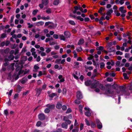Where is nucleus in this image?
<instances>
[{"label":"nucleus","mask_w":132,"mask_h":132,"mask_svg":"<svg viewBox=\"0 0 132 132\" xmlns=\"http://www.w3.org/2000/svg\"><path fill=\"white\" fill-rule=\"evenodd\" d=\"M132 84V82L131 83ZM105 86L107 88L106 89L105 92L107 94H109L111 95V96L113 98L116 97L117 96L118 97V104H119L120 103V100L121 98L120 96H123L126 99H128L131 98L130 92H131L132 90V85L128 86L129 90H126V87L124 86H120L119 88V89H117L116 93H114L113 90L111 89V85L106 84Z\"/></svg>","instance_id":"obj_1"},{"label":"nucleus","mask_w":132,"mask_h":132,"mask_svg":"<svg viewBox=\"0 0 132 132\" xmlns=\"http://www.w3.org/2000/svg\"><path fill=\"white\" fill-rule=\"evenodd\" d=\"M15 66L16 67L15 69V70L16 71H19L18 72V75H20L21 74H25L27 73V72H28L29 70H28L27 71V72H24L23 70H22L21 69L23 67L22 66L21 64L19 63L18 60L16 62L15 64Z\"/></svg>","instance_id":"obj_2"},{"label":"nucleus","mask_w":132,"mask_h":132,"mask_svg":"<svg viewBox=\"0 0 132 132\" xmlns=\"http://www.w3.org/2000/svg\"><path fill=\"white\" fill-rule=\"evenodd\" d=\"M99 84L98 81L96 80H94L91 84V87L92 88H95L98 86Z\"/></svg>","instance_id":"obj_3"},{"label":"nucleus","mask_w":132,"mask_h":132,"mask_svg":"<svg viewBox=\"0 0 132 132\" xmlns=\"http://www.w3.org/2000/svg\"><path fill=\"white\" fill-rule=\"evenodd\" d=\"M35 50V49L34 48H32L30 50V51L32 53V55L35 59L36 58L37 56V54H36Z\"/></svg>","instance_id":"obj_4"},{"label":"nucleus","mask_w":132,"mask_h":132,"mask_svg":"<svg viewBox=\"0 0 132 132\" xmlns=\"http://www.w3.org/2000/svg\"><path fill=\"white\" fill-rule=\"evenodd\" d=\"M96 121L97 124V126L98 128L100 129H101L102 127V123L100 121V120L97 119H96Z\"/></svg>","instance_id":"obj_5"},{"label":"nucleus","mask_w":132,"mask_h":132,"mask_svg":"<svg viewBox=\"0 0 132 132\" xmlns=\"http://www.w3.org/2000/svg\"><path fill=\"white\" fill-rule=\"evenodd\" d=\"M77 98L78 99L82 98L83 96L81 92L80 91H78L77 92Z\"/></svg>","instance_id":"obj_6"},{"label":"nucleus","mask_w":132,"mask_h":132,"mask_svg":"<svg viewBox=\"0 0 132 132\" xmlns=\"http://www.w3.org/2000/svg\"><path fill=\"white\" fill-rule=\"evenodd\" d=\"M39 119L40 120H44L45 118V116L43 113H40L38 116Z\"/></svg>","instance_id":"obj_7"},{"label":"nucleus","mask_w":132,"mask_h":132,"mask_svg":"<svg viewBox=\"0 0 132 132\" xmlns=\"http://www.w3.org/2000/svg\"><path fill=\"white\" fill-rule=\"evenodd\" d=\"M64 34L65 37L66 38L70 37L71 35V34L68 31H66L64 32Z\"/></svg>","instance_id":"obj_8"},{"label":"nucleus","mask_w":132,"mask_h":132,"mask_svg":"<svg viewBox=\"0 0 132 132\" xmlns=\"http://www.w3.org/2000/svg\"><path fill=\"white\" fill-rule=\"evenodd\" d=\"M46 106L48 108H49L50 110L54 109V108L55 106L54 104H47L46 105Z\"/></svg>","instance_id":"obj_9"},{"label":"nucleus","mask_w":132,"mask_h":132,"mask_svg":"<svg viewBox=\"0 0 132 132\" xmlns=\"http://www.w3.org/2000/svg\"><path fill=\"white\" fill-rule=\"evenodd\" d=\"M15 64L14 63L11 64L8 67V69L10 70H13L14 69V65H15Z\"/></svg>","instance_id":"obj_10"},{"label":"nucleus","mask_w":132,"mask_h":132,"mask_svg":"<svg viewBox=\"0 0 132 132\" xmlns=\"http://www.w3.org/2000/svg\"><path fill=\"white\" fill-rule=\"evenodd\" d=\"M123 6H121L119 8V10L122 13H124L127 12L126 10H124Z\"/></svg>","instance_id":"obj_11"},{"label":"nucleus","mask_w":132,"mask_h":132,"mask_svg":"<svg viewBox=\"0 0 132 132\" xmlns=\"http://www.w3.org/2000/svg\"><path fill=\"white\" fill-rule=\"evenodd\" d=\"M42 3L44 4V5H47L49 3L48 0H42Z\"/></svg>","instance_id":"obj_12"},{"label":"nucleus","mask_w":132,"mask_h":132,"mask_svg":"<svg viewBox=\"0 0 132 132\" xmlns=\"http://www.w3.org/2000/svg\"><path fill=\"white\" fill-rule=\"evenodd\" d=\"M84 40L83 39H80L79 40L78 43V45H80L83 44L84 43Z\"/></svg>","instance_id":"obj_13"},{"label":"nucleus","mask_w":132,"mask_h":132,"mask_svg":"<svg viewBox=\"0 0 132 132\" xmlns=\"http://www.w3.org/2000/svg\"><path fill=\"white\" fill-rule=\"evenodd\" d=\"M28 80L25 77L24 78L22 79L21 80V83L22 84H24Z\"/></svg>","instance_id":"obj_14"},{"label":"nucleus","mask_w":132,"mask_h":132,"mask_svg":"<svg viewBox=\"0 0 132 132\" xmlns=\"http://www.w3.org/2000/svg\"><path fill=\"white\" fill-rule=\"evenodd\" d=\"M91 83V80H87L85 82V85L87 86H90Z\"/></svg>","instance_id":"obj_15"},{"label":"nucleus","mask_w":132,"mask_h":132,"mask_svg":"<svg viewBox=\"0 0 132 132\" xmlns=\"http://www.w3.org/2000/svg\"><path fill=\"white\" fill-rule=\"evenodd\" d=\"M113 12V10L112 9H110L109 10L107 11L106 12V14L108 16H110L111 14Z\"/></svg>","instance_id":"obj_16"},{"label":"nucleus","mask_w":132,"mask_h":132,"mask_svg":"<svg viewBox=\"0 0 132 132\" xmlns=\"http://www.w3.org/2000/svg\"><path fill=\"white\" fill-rule=\"evenodd\" d=\"M91 110L88 111H86L85 113V115L87 117H89L91 114Z\"/></svg>","instance_id":"obj_17"},{"label":"nucleus","mask_w":132,"mask_h":132,"mask_svg":"<svg viewBox=\"0 0 132 132\" xmlns=\"http://www.w3.org/2000/svg\"><path fill=\"white\" fill-rule=\"evenodd\" d=\"M73 17L74 18H76L77 19L81 21H82L84 20L83 18H81L80 16L76 17L75 15H74L73 16Z\"/></svg>","instance_id":"obj_18"},{"label":"nucleus","mask_w":132,"mask_h":132,"mask_svg":"<svg viewBox=\"0 0 132 132\" xmlns=\"http://www.w3.org/2000/svg\"><path fill=\"white\" fill-rule=\"evenodd\" d=\"M62 126L63 128L67 129L68 128V124L66 122H63L62 124Z\"/></svg>","instance_id":"obj_19"},{"label":"nucleus","mask_w":132,"mask_h":132,"mask_svg":"<svg viewBox=\"0 0 132 132\" xmlns=\"http://www.w3.org/2000/svg\"><path fill=\"white\" fill-rule=\"evenodd\" d=\"M60 38L61 40H62L63 41L65 40V36H64L63 35H59Z\"/></svg>","instance_id":"obj_20"},{"label":"nucleus","mask_w":132,"mask_h":132,"mask_svg":"<svg viewBox=\"0 0 132 132\" xmlns=\"http://www.w3.org/2000/svg\"><path fill=\"white\" fill-rule=\"evenodd\" d=\"M98 86L99 88L102 90H105V89L104 86H103L102 84H99Z\"/></svg>","instance_id":"obj_21"},{"label":"nucleus","mask_w":132,"mask_h":132,"mask_svg":"<svg viewBox=\"0 0 132 132\" xmlns=\"http://www.w3.org/2000/svg\"><path fill=\"white\" fill-rule=\"evenodd\" d=\"M56 106L57 108L60 109L62 108V105L60 103L58 102Z\"/></svg>","instance_id":"obj_22"},{"label":"nucleus","mask_w":132,"mask_h":132,"mask_svg":"<svg viewBox=\"0 0 132 132\" xmlns=\"http://www.w3.org/2000/svg\"><path fill=\"white\" fill-rule=\"evenodd\" d=\"M82 108L83 106L82 105H79V110L81 114H83V113L82 110Z\"/></svg>","instance_id":"obj_23"},{"label":"nucleus","mask_w":132,"mask_h":132,"mask_svg":"<svg viewBox=\"0 0 132 132\" xmlns=\"http://www.w3.org/2000/svg\"><path fill=\"white\" fill-rule=\"evenodd\" d=\"M59 0H55L54 1L53 4L55 5H57L59 3Z\"/></svg>","instance_id":"obj_24"},{"label":"nucleus","mask_w":132,"mask_h":132,"mask_svg":"<svg viewBox=\"0 0 132 132\" xmlns=\"http://www.w3.org/2000/svg\"><path fill=\"white\" fill-rule=\"evenodd\" d=\"M50 110L49 108L48 107L45 109L44 112L45 113H48L50 112Z\"/></svg>","instance_id":"obj_25"},{"label":"nucleus","mask_w":132,"mask_h":132,"mask_svg":"<svg viewBox=\"0 0 132 132\" xmlns=\"http://www.w3.org/2000/svg\"><path fill=\"white\" fill-rule=\"evenodd\" d=\"M79 130V128L78 127H76L75 129L72 130V132H78Z\"/></svg>","instance_id":"obj_26"},{"label":"nucleus","mask_w":132,"mask_h":132,"mask_svg":"<svg viewBox=\"0 0 132 132\" xmlns=\"http://www.w3.org/2000/svg\"><path fill=\"white\" fill-rule=\"evenodd\" d=\"M17 89L19 92H20L21 90L22 87L19 85H18L17 86Z\"/></svg>","instance_id":"obj_27"},{"label":"nucleus","mask_w":132,"mask_h":132,"mask_svg":"<svg viewBox=\"0 0 132 132\" xmlns=\"http://www.w3.org/2000/svg\"><path fill=\"white\" fill-rule=\"evenodd\" d=\"M14 58V56L12 55H11L8 56V58L10 60H13Z\"/></svg>","instance_id":"obj_28"},{"label":"nucleus","mask_w":132,"mask_h":132,"mask_svg":"<svg viewBox=\"0 0 132 132\" xmlns=\"http://www.w3.org/2000/svg\"><path fill=\"white\" fill-rule=\"evenodd\" d=\"M74 63L75 64V66L77 68H79V63L78 62H74Z\"/></svg>","instance_id":"obj_29"},{"label":"nucleus","mask_w":132,"mask_h":132,"mask_svg":"<svg viewBox=\"0 0 132 132\" xmlns=\"http://www.w3.org/2000/svg\"><path fill=\"white\" fill-rule=\"evenodd\" d=\"M56 93H52L51 94H50L49 95V96L50 97L53 98L54 96H56Z\"/></svg>","instance_id":"obj_30"},{"label":"nucleus","mask_w":132,"mask_h":132,"mask_svg":"<svg viewBox=\"0 0 132 132\" xmlns=\"http://www.w3.org/2000/svg\"><path fill=\"white\" fill-rule=\"evenodd\" d=\"M65 117H64L63 119V120H64V121H65L66 122V123H67L68 124H70L71 123V121L69 120H66L65 119Z\"/></svg>","instance_id":"obj_31"},{"label":"nucleus","mask_w":132,"mask_h":132,"mask_svg":"<svg viewBox=\"0 0 132 132\" xmlns=\"http://www.w3.org/2000/svg\"><path fill=\"white\" fill-rule=\"evenodd\" d=\"M85 122L86 124L88 126H89L90 125V123L87 119H85Z\"/></svg>","instance_id":"obj_32"},{"label":"nucleus","mask_w":132,"mask_h":132,"mask_svg":"<svg viewBox=\"0 0 132 132\" xmlns=\"http://www.w3.org/2000/svg\"><path fill=\"white\" fill-rule=\"evenodd\" d=\"M104 49V47L102 46H100L96 48L97 50H100L102 51Z\"/></svg>","instance_id":"obj_33"},{"label":"nucleus","mask_w":132,"mask_h":132,"mask_svg":"<svg viewBox=\"0 0 132 132\" xmlns=\"http://www.w3.org/2000/svg\"><path fill=\"white\" fill-rule=\"evenodd\" d=\"M82 48L81 47H77L76 49V50L77 52H80L82 51Z\"/></svg>","instance_id":"obj_34"},{"label":"nucleus","mask_w":132,"mask_h":132,"mask_svg":"<svg viewBox=\"0 0 132 132\" xmlns=\"http://www.w3.org/2000/svg\"><path fill=\"white\" fill-rule=\"evenodd\" d=\"M46 53H48L50 52L51 51V48L49 47L46 48Z\"/></svg>","instance_id":"obj_35"},{"label":"nucleus","mask_w":132,"mask_h":132,"mask_svg":"<svg viewBox=\"0 0 132 132\" xmlns=\"http://www.w3.org/2000/svg\"><path fill=\"white\" fill-rule=\"evenodd\" d=\"M38 10H34L32 12V14L34 15H36L37 13L38 12Z\"/></svg>","instance_id":"obj_36"},{"label":"nucleus","mask_w":132,"mask_h":132,"mask_svg":"<svg viewBox=\"0 0 132 132\" xmlns=\"http://www.w3.org/2000/svg\"><path fill=\"white\" fill-rule=\"evenodd\" d=\"M100 67L101 68H103L105 66V64L103 62H101L100 63Z\"/></svg>","instance_id":"obj_37"},{"label":"nucleus","mask_w":132,"mask_h":132,"mask_svg":"<svg viewBox=\"0 0 132 132\" xmlns=\"http://www.w3.org/2000/svg\"><path fill=\"white\" fill-rule=\"evenodd\" d=\"M80 100L77 99L75 100V103L78 104H79L80 103Z\"/></svg>","instance_id":"obj_38"},{"label":"nucleus","mask_w":132,"mask_h":132,"mask_svg":"<svg viewBox=\"0 0 132 132\" xmlns=\"http://www.w3.org/2000/svg\"><path fill=\"white\" fill-rule=\"evenodd\" d=\"M67 93V89L66 88H64L62 90V93L63 94L65 95Z\"/></svg>","instance_id":"obj_39"},{"label":"nucleus","mask_w":132,"mask_h":132,"mask_svg":"<svg viewBox=\"0 0 132 132\" xmlns=\"http://www.w3.org/2000/svg\"><path fill=\"white\" fill-rule=\"evenodd\" d=\"M41 124H42L41 122L40 121H38L36 123V126H37L39 127L41 125Z\"/></svg>","instance_id":"obj_40"},{"label":"nucleus","mask_w":132,"mask_h":132,"mask_svg":"<svg viewBox=\"0 0 132 132\" xmlns=\"http://www.w3.org/2000/svg\"><path fill=\"white\" fill-rule=\"evenodd\" d=\"M10 51V49L9 48H7L5 50H4V53L7 54Z\"/></svg>","instance_id":"obj_41"},{"label":"nucleus","mask_w":132,"mask_h":132,"mask_svg":"<svg viewBox=\"0 0 132 132\" xmlns=\"http://www.w3.org/2000/svg\"><path fill=\"white\" fill-rule=\"evenodd\" d=\"M123 76L124 77V78L125 79H128V77L127 76V74L125 73H124L123 74Z\"/></svg>","instance_id":"obj_42"},{"label":"nucleus","mask_w":132,"mask_h":132,"mask_svg":"<svg viewBox=\"0 0 132 132\" xmlns=\"http://www.w3.org/2000/svg\"><path fill=\"white\" fill-rule=\"evenodd\" d=\"M46 13L48 14H50L51 13V9L48 8L46 11Z\"/></svg>","instance_id":"obj_43"},{"label":"nucleus","mask_w":132,"mask_h":132,"mask_svg":"<svg viewBox=\"0 0 132 132\" xmlns=\"http://www.w3.org/2000/svg\"><path fill=\"white\" fill-rule=\"evenodd\" d=\"M116 54L117 55H122L123 54V53L120 51H118L116 52Z\"/></svg>","instance_id":"obj_44"},{"label":"nucleus","mask_w":132,"mask_h":132,"mask_svg":"<svg viewBox=\"0 0 132 132\" xmlns=\"http://www.w3.org/2000/svg\"><path fill=\"white\" fill-rule=\"evenodd\" d=\"M61 60V59H57L55 62V63L57 64H60Z\"/></svg>","instance_id":"obj_45"},{"label":"nucleus","mask_w":132,"mask_h":132,"mask_svg":"<svg viewBox=\"0 0 132 132\" xmlns=\"http://www.w3.org/2000/svg\"><path fill=\"white\" fill-rule=\"evenodd\" d=\"M107 80L108 81L111 82L113 81V79L111 78L108 77L107 78Z\"/></svg>","instance_id":"obj_46"},{"label":"nucleus","mask_w":132,"mask_h":132,"mask_svg":"<svg viewBox=\"0 0 132 132\" xmlns=\"http://www.w3.org/2000/svg\"><path fill=\"white\" fill-rule=\"evenodd\" d=\"M6 37V35L5 33H3L1 34V38H4Z\"/></svg>","instance_id":"obj_47"},{"label":"nucleus","mask_w":132,"mask_h":132,"mask_svg":"<svg viewBox=\"0 0 132 132\" xmlns=\"http://www.w3.org/2000/svg\"><path fill=\"white\" fill-rule=\"evenodd\" d=\"M47 85L45 84H44L43 85L42 88L41 89H42V90H45L46 87Z\"/></svg>","instance_id":"obj_48"},{"label":"nucleus","mask_w":132,"mask_h":132,"mask_svg":"<svg viewBox=\"0 0 132 132\" xmlns=\"http://www.w3.org/2000/svg\"><path fill=\"white\" fill-rule=\"evenodd\" d=\"M84 124L82 123H81L80 126V130H82L83 129Z\"/></svg>","instance_id":"obj_49"},{"label":"nucleus","mask_w":132,"mask_h":132,"mask_svg":"<svg viewBox=\"0 0 132 132\" xmlns=\"http://www.w3.org/2000/svg\"><path fill=\"white\" fill-rule=\"evenodd\" d=\"M44 22H39L37 23L36 25H43L44 24Z\"/></svg>","instance_id":"obj_50"},{"label":"nucleus","mask_w":132,"mask_h":132,"mask_svg":"<svg viewBox=\"0 0 132 132\" xmlns=\"http://www.w3.org/2000/svg\"><path fill=\"white\" fill-rule=\"evenodd\" d=\"M90 124H91V127L92 128H95V127L96 126V125L95 124H94L93 122H91Z\"/></svg>","instance_id":"obj_51"},{"label":"nucleus","mask_w":132,"mask_h":132,"mask_svg":"<svg viewBox=\"0 0 132 132\" xmlns=\"http://www.w3.org/2000/svg\"><path fill=\"white\" fill-rule=\"evenodd\" d=\"M113 47L110 48L109 51V52H115V50L113 49Z\"/></svg>","instance_id":"obj_52"},{"label":"nucleus","mask_w":132,"mask_h":132,"mask_svg":"<svg viewBox=\"0 0 132 132\" xmlns=\"http://www.w3.org/2000/svg\"><path fill=\"white\" fill-rule=\"evenodd\" d=\"M36 58V61L37 62H39L41 60V58L39 56H37Z\"/></svg>","instance_id":"obj_53"},{"label":"nucleus","mask_w":132,"mask_h":132,"mask_svg":"<svg viewBox=\"0 0 132 132\" xmlns=\"http://www.w3.org/2000/svg\"><path fill=\"white\" fill-rule=\"evenodd\" d=\"M72 111V110L70 108H68L67 111L66 113H70Z\"/></svg>","instance_id":"obj_54"},{"label":"nucleus","mask_w":132,"mask_h":132,"mask_svg":"<svg viewBox=\"0 0 132 132\" xmlns=\"http://www.w3.org/2000/svg\"><path fill=\"white\" fill-rule=\"evenodd\" d=\"M62 109L63 110H65L67 109V106L66 105H63L62 106Z\"/></svg>","instance_id":"obj_55"},{"label":"nucleus","mask_w":132,"mask_h":132,"mask_svg":"<svg viewBox=\"0 0 132 132\" xmlns=\"http://www.w3.org/2000/svg\"><path fill=\"white\" fill-rule=\"evenodd\" d=\"M42 91V89H38L37 90V93L39 94V95L40 94Z\"/></svg>","instance_id":"obj_56"},{"label":"nucleus","mask_w":132,"mask_h":132,"mask_svg":"<svg viewBox=\"0 0 132 132\" xmlns=\"http://www.w3.org/2000/svg\"><path fill=\"white\" fill-rule=\"evenodd\" d=\"M69 23L71 25H75V23L73 21L70 20L69 21Z\"/></svg>","instance_id":"obj_57"},{"label":"nucleus","mask_w":132,"mask_h":132,"mask_svg":"<svg viewBox=\"0 0 132 132\" xmlns=\"http://www.w3.org/2000/svg\"><path fill=\"white\" fill-rule=\"evenodd\" d=\"M109 75L111 76L114 77L115 76L116 74L114 72H112L109 73Z\"/></svg>","instance_id":"obj_58"},{"label":"nucleus","mask_w":132,"mask_h":132,"mask_svg":"<svg viewBox=\"0 0 132 132\" xmlns=\"http://www.w3.org/2000/svg\"><path fill=\"white\" fill-rule=\"evenodd\" d=\"M5 42H3L2 43H1L0 44V47H3L5 45Z\"/></svg>","instance_id":"obj_59"},{"label":"nucleus","mask_w":132,"mask_h":132,"mask_svg":"<svg viewBox=\"0 0 132 132\" xmlns=\"http://www.w3.org/2000/svg\"><path fill=\"white\" fill-rule=\"evenodd\" d=\"M44 5V4L42 3L41 4H40L39 5V6L40 9H42L43 8Z\"/></svg>","instance_id":"obj_60"},{"label":"nucleus","mask_w":132,"mask_h":132,"mask_svg":"<svg viewBox=\"0 0 132 132\" xmlns=\"http://www.w3.org/2000/svg\"><path fill=\"white\" fill-rule=\"evenodd\" d=\"M125 58H128L130 57V55L128 53H126L125 55Z\"/></svg>","instance_id":"obj_61"},{"label":"nucleus","mask_w":132,"mask_h":132,"mask_svg":"<svg viewBox=\"0 0 132 132\" xmlns=\"http://www.w3.org/2000/svg\"><path fill=\"white\" fill-rule=\"evenodd\" d=\"M4 113L6 116L8 115V111L7 110H5L4 111Z\"/></svg>","instance_id":"obj_62"},{"label":"nucleus","mask_w":132,"mask_h":132,"mask_svg":"<svg viewBox=\"0 0 132 132\" xmlns=\"http://www.w3.org/2000/svg\"><path fill=\"white\" fill-rule=\"evenodd\" d=\"M43 75L42 72V71H39L38 72V75L37 76L38 77H39L42 75Z\"/></svg>","instance_id":"obj_63"},{"label":"nucleus","mask_w":132,"mask_h":132,"mask_svg":"<svg viewBox=\"0 0 132 132\" xmlns=\"http://www.w3.org/2000/svg\"><path fill=\"white\" fill-rule=\"evenodd\" d=\"M34 69L35 70H37L39 68V67L37 66V65H35L34 67Z\"/></svg>","instance_id":"obj_64"}]
</instances>
